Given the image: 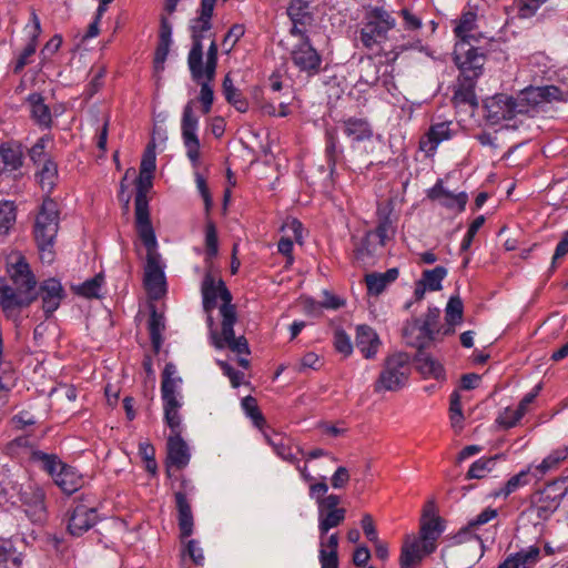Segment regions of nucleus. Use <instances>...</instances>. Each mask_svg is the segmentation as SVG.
<instances>
[{
  "instance_id": "f257e3e1",
  "label": "nucleus",
  "mask_w": 568,
  "mask_h": 568,
  "mask_svg": "<svg viewBox=\"0 0 568 568\" xmlns=\"http://www.w3.org/2000/svg\"><path fill=\"white\" fill-rule=\"evenodd\" d=\"M221 316L220 327L214 326L212 315L207 316V325L210 327L211 344L216 349H230L237 355H248L250 347L244 335L235 336L234 325L237 322V313L235 305H221L219 308Z\"/></svg>"
},
{
  "instance_id": "f03ea898",
  "label": "nucleus",
  "mask_w": 568,
  "mask_h": 568,
  "mask_svg": "<svg viewBox=\"0 0 568 568\" xmlns=\"http://www.w3.org/2000/svg\"><path fill=\"white\" fill-rule=\"evenodd\" d=\"M396 26L395 18L381 7L369 8L359 31V40L368 50H379L388 40V32Z\"/></svg>"
},
{
  "instance_id": "7ed1b4c3",
  "label": "nucleus",
  "mask_w": 568,
  "mask_h": 568,
  "mask_svg": "<svg viewBox=\"0 0 568 568\" xmlns=\"http://www.w3.org/2000/svg\"><path fill=\"white\" fill-rule=\"evenodd\" d=\"M410 374L409 356L395 353L385 359L382 372L374 383V392H396L403 388Z\"/></svg>"
},
{
  "instance_id": "20e7f679",
  "label": "nucleus",
  "mask_w": 568,
  "mask_h": 568,
  "mask_svg": "<svg viewBox=\"0 0 568 568\" xmlns=\"http://www.w3.org/2000/svg\"><path fill=\"white\" fill-rule=\"evenodd\" d=\"M209 37L211 38V43L206 52L205 64L200 65V72L196 77L191 74L193 81L201 87L199 101L202 104L203 114H207L212 109L214 92L211 82L215 79L217 67V43L213 33H210Z\"/></svg>"
},
{
  "instance_id": "39448f33",
  "label": "nucleus",
  "mask_w": 568,
  "mask_h": 568,
  "mask_svg": "<svg viewBox=\"0 0 568 568\" xmlns=\"http://www.w3.org/2000/svg\"><path fill=\"white\" fill-rule=\"evenodd\" d=\"M454 62L459 70V77L477 79L484 72L486 55L483 51L467 41H457L454 48Z\"/></svg>"
},
{
  "instance_id": "423d86ee",
  "label": "nucleus",
  "mask_w": 568,
  "mask_h": 568,
  "mask_svg": "<svg viewBox=\"0 0 568 568\" xmlns=\"http://www.w3.org/2000/svg\"><path fill=\"white\" fill-rule=\"evenodd\" d=\"M173 365L168 364L165 366L163 373V379L161 385L162 400L164 407V418L168 426L171 428L172 434L181 433V417L179 414V409L181 407V403L178 399V384L180 379L173 378L171 376L173 369Z\"/></svg>"
},
{
  "instance_id": "0eeeda50",
  "label": "nucleus",
  "mask_w": 568,
  "mask_h": 568,
  "mask_svg": "<svg viewBox=\"0 0 568 568\" xmlns=\"http://www.w3.org/2000/svg\"><path fill=\"white\" fill-rule=\"evenodd\" d=\"M59 230L58 204L51 197L43 199L34 223V239L37 243L54 241Z\"/></svg>"
},
{
  "instance_id": "6e6552de",
  "label": "nucleus",
  "mask_w": 568,
  "mask_h": 568,
  "mask_svg": "<svg viewBox=\"0 0 568 568\" xmlns=\"http://www.w3.org/2000/svg\"><path fill=\"white\" fill-rule=\"evenodd\" d=\"M194 101H189L182 114L181 131L186 155L193 165H196L200 159V141L196 134L199 119L194 114Z\"/></svg>"
},
{
  "instance_id": "1a4fd4ad",
  "label": "nucleus",
  "mask_w": 568,
  "mask_h": 568,
  "mask_svg": "<svg viewBox=\"0 0 568 568\" xmlns=\"http://www.w3.org/2000/svg\"><path fill=\"white\" fill-rule=\"evenodd\" d=\"M77 504L70 511L68 530L74 537H80L90 530L99 520L97 507L89 498L75 500Z\"/></svg>"
},
{
  "instance_id": "9d476101",
  "label": "nucleus",
  "mask_w": 568,
  "mask_h": 568,
  "mask_svg": "<svg viewBox=\"0 0 568 568\" xmlns=\"http://www.w3.org/2000/svg\"><path fill=\"white\" fill-rule=\"evenodd\" d=\"M146 265L144 270V286L152 300H159L166 291L165 275L156 248H146Z\"/></svg>"
},
{
  "instance_id": "9b49d317",
  "label": "nucleus",
  "mask_w": 568,
  "mask_h": 568,
  "mask_svg": "<svg viewBox=\"0 0 568 568\" xmlns=\"http://www.w3.org/2000/svg\"><path fill=\"white\" fill-rule=\"evenodd\" d=\"M194 491L192 483L182 478L179 489L175 491V504L178 510V524L181 539H185L193 534L194 519L187 495Z\"/></svg>"
},
{
  "instance_id": "f8f14e48",
  "label": "nucleus",
  "mask_w": 568,
  "mask_h": 568,
  "mask_svg": "<svg viewBox=\"0 0 568 568\" xmlns=\"http://www.w3.org/2000/svg\"><path fill=\"white\" fill-rule=\"evenodd\" d=\"M201 293L203 298V310L209 315H212V311L216 307L217 300L222 301L221 305H233L232 294L225 286L222 280H215V277L207 272L203 278Z\"/></svg>"
},
{
  "instance_id": "ddd939ff",
  "label": "nucleus",
  "mask_w": 568,
  "mask_h": 568,
  "mask_svg": "<svg viewBox=\"0 0 568 568\" xmlns=\"http://www.w3.org/2000/svg\"><path fill=\"white\" fill-rule=\"evenodd\" d=\"M498 510L491 507L485 508L480 514H478L475 518L470 519L465 527H463L458 534L457 538L462 540H471L476 547V552L474 556L475 561H478L485 550L484 541L478 535V530L481 526L488 524L493 519L497 518Z\"/></svg>"
},
{
  "instance_id": "4468645a",
  "label": "nucleus",
  "mask_w": 568,
  "mask_h": 568,
  "mask_svg": "<svg viewBox=\"0 0 568 568\" xmlns=\"http://www.w3.org/2000/svg\"><path fill=\"white\" fill-rule=\"evenodd\" d=\"M521 106V104H518L516 97L503 93L488 98L485 101L487 118L494 123H498L503 120H511L518 114H523Z\"/></svg>"
},
{
  "instance_id": "2eb2a0df",
  "label": "nucleus",
  "mask_w": 568,
  "mask_h": 568,
  "mask_svg": "<svg viewBox=\"0 0 568 568\" xmlns=\"http://www.w3.org/2000/svg\"><path fill=\"white\" fill-rule=\"evenodd\" d=\"M562 93L559 88L555 85H544V87H528L523 90L516 98L518 104L523 106V114H526L530 111V109L536 108L544 103H549L552 101H560L562 99Z\"/></svg>"
},
{
  "instance_id": "dca6fc26",
  "label": "nucleus",
  "mask_w": 568,
  "mask_h": 568,
  "mask_svg": "<svg viewBox=\"0 0 568 568\" xmlns=\"http://www.w3.org/2000/svg\"><path fill=\"white\" fill-rule=\"evenodd\" d=\"M135 226L145 248H156V237L150 220L149 204L143 192L135 196Z\"/></svg>"
},
{
  "instance_id": "f3484780",
  "label": "nucleus",
  "mask_w": 568,
  "mask_h": 568,
  "mask_svg": "<svg viewBox=\"0 0 568 568\" xmlns=\"http://www.w3.org/2000/svg\"><path fill=\"white\" fill-rule=\"evenodd\" d=\"M18 503L24 506V511L32 521H41L44 518V493L39 486L31 483L22 484Z\"/></svg>"
},
{
  "instance_id": "a211bd4d",
  "label": "nucleus",
  "mask_w": 568,
  "mask_h": 568,
  "mask_svg": "<svg viewBox=\"0 0 568 568\" xmlns=\"http://www.w3.org/2000/svg\"><path fill=\"white\" fill-rule=\"evenodd\" d=\"M291 59L294 65L307 75H314L321 70L322 58L310 43V39H305L293 48Z\"/></svg>"
},
{
  "instance_id": "6ab92c4d",
  "label": "nucleus",
  "mask_w": 568,
  "mask_h": 568,
  "mask_svg": "<svg viewBox=\"0 0 568 568\" xmlns=\"http://www.w3.org/2000/svg\"><path fill=\"white\" fill-rule=\"evenodd\" d=\"M440 311L437 307H428L424 321L415 318L405 324L403 328V337L407 345H420V342H412V331H418L420 336L434 339L436 325Z\"/></svg>"
},
{
  "instance_id": "aec40b11",
  "label": "nucleus",
  "mask_w": 568,
  "mask_h": 568,
  "mask_svg": "<svg viewBox=\"0 0 568 568\" xmlns=\"http://www.w3.org/2000/svg\"><path fill=\"white\" fill-rule=\"evenodd\" d=\"M435 550H427L425 542L416 535H407L404 539L399 556L400 568H418L423 559Z\"/></svg>"
},
{
  "instance_id": "412c9836",
  "label": "nucleus",
  "mask_w": 568,
  "mask_h": 568,
  "mask_svg": "<svg viewBox=\"0 0 568 568\" xmlns=\"http://www.w3.org/2000/svg\"><path fill=\"white\" fill-rule=\"evenodd\" d=\"M427 197L437 202L443 207L460 213L465 210L468 202L466 192L453 193L446 190L439 180L427 191Z\"/></svg>"
},
{
  "instance_id": "4be33fe9",
  "label": "nucleus",
  "mask_w": 568,
  "mask_h": 568,
  "mask_svg": "<svg viewBox=\"0 0 568 568\" xmlns=\"http://www.w3.org/2000/svg\"><path fill=\"white\" fill-rule=\"evenodd\" d=\"M30 23L31 24L26 26V30H28L29 41L14 62V73H20L23 70V68L30 63V57H32L36 53L38 47V39L41 34V23L36 10L33 9L31 10L30 13Z\"/></svg>"
},
{
  "instance_id": "5701e85b",
  "label": "nucleus",
  "mask_w": 568,
  "mask_h": 568,
  "mask_svg": "<svg viewBox=\"0 0 568 568\" xmlns=\"http://www.w3.org/2000/svg\"><path fill=\"white\" fill-rule=\"evenodd\" d=\"M38 296L42 302V310L45 317H49L58 310L64 298V290L55 278L44 280L39 287Z\"/></svg>"
},
{
  "instance_id": "b1692460",
  "label": "nucleus",
  "mask_w": 568,
  "mask_h": 568,
  "mask_svg": "<svg viewBox=\"0 0 568 568\" xmlns=\"http://www.w3.org/2000/svg\"><path fill=\"white\" fill-rule=\"evenodd\" d=\"M450 125L452 122L432 124L425 135L422 136L419 149L426 154H434L442 142L448 141L454 136L455 132Z\"/></svg>"
},
{
  "instance_id": "393cba45",
  "label": "nucleus",
  "mask_w": 568,
  "mask_h": 568,
  "mask_svg": "<svg viewBox=\"0 0 568 568\" xmlns=\"http://www.w3.org/2000/svg\"><path fill=\"white\" fill-rule=\"evenodd\" d=\"M8 273L18 291L28 293L34 288V276L23 256H17L16 262L8 266Z\"/></svg>"
},
{
  "instance_id": "a878e982",
  "label": "nucleus",
  "mask_w": 568,
  "mask_h": 568,
  "mask_svg": "<svg viewBox=\"0 0 568 568\" xmlns=\"http://www.w3.org/2000/svg\"><path fill=\"white\" fill-rule=\"evenodd\" d=\"M541 558V549L536 545H531L515 554H510L503 561V568H535Z\"/></svg>"
},
{
  "instance_id": "bb28decb",
  "label": "nucleus",
  "mask_w": 568,
  "mask_h": 568,
  "mask_svg": "<svg viewBox=\"0 0 568 568\" xmlns=\"http://www.w3.org/2000/svg\"><path fill=\"white\" fill-rule=\"evenodd\" d=\"M554 486L538 493L536 500L532 504L531 511L538 519H547L557 510L561 501V495L552 494Z\"/></svg>"
},
{
  "instance_id": "cd10ccee",
  "label": "nucleus",
  "mask_w": 568,
  "mask_h": 568,
  "mask_svg": "<svg viewBox=\"0 0 568 568\" xmlns=\"http://www.w3.org/2000/svg\"><path fill=\"white\" fill-rule=\"evenodd\" d=\"M355 342L359 352L367 359L375 357L381 345L379 337L375 329L365 324L356 327Z\"/></svg>"
},
{
  "instance_id": "c85d7f7f",
  "label": "nucleus",
  "mask_w": 568,
  "mask_h": 568,
  "mask_svg": "<svg viewBox=\"0 0 568 568\" xmlns=\"http://www.w3.org/2000/svg\"><path fill=\"white\" fill-rule=\"evenodd\" d=\"M168 463L178 469L184 468L190 462V452L181 433L171 434L168 438Z\"/></svg>"
},
{
  "instance_id": "c756f323",
  "label": "nucleus",
  "mask_w": 568,
  "mask_h": 568,
  "mask_svg": "<svg viewBox=\"0 0 568 568\" xmlns=\"http://www.w3.org/2000/svg\"><path fill=\"white\" fill-rule=\"evenodd\" d=\"M23 153L19 144L11 142L0 144V173L9 174L22 166Z\"/></svg>"
},
{
  "instance_id": "7c9ffc66",
  "label": "nucleus",
  "mask_w": 568,
  "mask_h": 568,
  "mask_svg": "<svg viewBox=\"0 0 568 568\" xmlns=\"http://www.w3.org/2000/svg\"><path fill=\"white\" fill-rule=\"evenodd\" d=\"M442 532L443 526L440 518L436 516L428 517L424 514L420 523L419 535L417 537L425 542V548L427 550H436L437 539Z\"/></svg>"
},
{
  "instance_id": "2f4dec72",
  "label": "nucleus",
  "mask_w": 568,
  "mask_h": 568,
  "mask_svg": "<svg viewBox=\"0 0 568 568\" xmlns=\"http://www.w3.org/2000/svg\"><path fill=\"white\" fill-rule=\"evenodd\" d=\"M477 79L459 77L457 79L456 89L454 91L453 101L456 105H469L476 108L478 105L475 93Z\"/></svg>"
},
{
  "instance_id": "473e14b6",
  "label": "nucleus",
  "mask_w": 568,
  "mask_h": 568,
  "mask_svg": "<svg viewBox=\"0 0 568 568\" xmlns=\"http://www.w3.org/2000/svg\"><path fill=\"white\" fill-rule=\"evenodd\" d=\"M36 168V179L41 190L49 195L58 182V164L54 159H50L45 162L37 164Z\"/></svg>"
},
{
  "instance_id": "72a5a7b5",
  "label": "nucleus",
  "mask_w": 568,
  "mask_h": 568,
  "mask_svg": "<svg viewBox=\"0 0 568 568\" xmlns=\"http://www.w3.org/2000/svg\"><path fill=\"white\" fill-rule=\"evenodd\" d=\"M27 101L30 105L31 119L41 128H51L52 115L50 108L44 103V98L40 93H32Z\"/></svg>"
},
{
  "instance_id": "f704fd0d",
  "label": "nucleus",
  "mask_w": 568,
  "mask_h": 568,
  "mask_svg": "<svg viewBox=\"0 0 568 568\" xmlns=\"http://www.w3.org/2000/svg\"><path fill=\"white\" fill-rule=\"evenodd\" d=\"M532 465H529L527 468L520 470L518 474L511 476L504 487L498 490L491 493V496L495 498L504 497L507 498L510 494L517 491L519 488L529 485L531 478H535L537 473H532Z\"/></svg>"
},
{
  "instance_id": "c9c22d12",
  "label": "nucleus",
  "mask_w": 568,
  "mask_h": 568,
  "mask_svg": "<svg viewBox=\"0 0 568 568\" xmlns=\"http://www.w3.org/2000/svg\"><path fill=\"white\" fill-rule=\"evenodd\" d=\"M54 483L65 493L73 494L83 485L82 475L73 467L64 465L55 475Z\"/></svg>"
},
{
  "instance_id": "e433bc0d",
  "label": "nucleus",
  "mask_w": 568,
  "mask_h": 568,
  "mask_svg": "<svg viewBox=\"0 0 568 568\" xmlns=\"http://www.w3.org/2000/svg\"><path fill=\"white\" fill-rule=\"evenodd\" d=\"M567 458L568 445L554 449L541 460L540 464L532 466L535 468V471L537 473V475H535V478L539 479L548 471L557 469Z\"/></svg>"
},
{
  "instance_id": "4c0bfd02",
  "label": "nucleus",
  "mask_w": 568,
  "mask_h": 568,
  "mask_svg": "<svg viewBox=\"0 0 568 568\" xmlns=\"http://www.w3.org/2000/svg\"><path fill=\"white\" fill-rule=\"evenodd\" d=\"M265 437L267 443L273 447L275 454L285 462L293 465L297 464L298 454H304L300 448H296V452L294 453L293 448L290 446V440L280 434H274L273 436L266 435Z\"/></svg>"
},
{
  "instance_id": "58836bf2",
  "label": "nucleus",
  "mask_w": 568,
  "mask_h": 568,
  "mask_svg": "<svg viewBox=\"0 0 568 568\" xmlns=\"http://www.w3.org/2000/svg\"><path fill=\"white\" fill-rule=\"evenodd\" d=\"M207 32H191L192 48L187 55V65L191 74L196 77L200 72V65H203V40Z\"/></svg>"
},
{
  "instance_id": "ea45409f",
  "label": "nucleus",
  "mask_w": 568,
  "mask_h": 568,
  "mask_svg": "<svg viewBox=\"0 0 568 568\" xmlns=\"http://www.w3.org/2000/svg\"><path fill=\"white\" fill-rule=\"evenodd\" d=\"M216 2H201L197 17L191 21V32H207L212 30V18Z\"/></svg>"
},
{
  "instance_id": "a19ab883",
  "label": "nucleus",
  "mask_w": 568,
  "mask_h": 568,
  "mask_svg": "<svg viewBox=\"0 0 568 568\" xmlns=\"http://www.w3.org/2000/svg\"><path fill=\"white\" fill-rule=\"evenodd\" d=\"M344 132L357 142L369 140L373 135L369 123L364 119L357 118H349L344 121Z\"/></svg>"
},
{
  "instance_id": "79ce46f5",
  "label": "nucleus",
  "mask_w": 568,
  "mask_h": 568,
  "mask_svg": "<svg viewBox=\"0 0 568 568\" xmlns=\"http://www.w3.org/2000/svg\"><path fill=\"white\" fill-rule=\"evenodd\" d=\"M476 13L468 11L465 12L458 20L454 32L457 41H467L468 43L477 42L476 37L471 33L476 28Z\"/></svg>"
},
{
  "instance_id": "37998d69",
  "label": "nucleus",
  "mask_w": 568,
  "mask_h": 568,
  "mask_svg": "<svg viewBox=\"0 0 568 568\" xmlns=\"http://www.w3.org/2000/svg\"><path fill=\"white\" fill-rule=\"evenodd\" d=\"M346 517V510H318V531L323 540L327 532L338 527Z\"/></svg>"
},
{
  "instance_id": "c03bdc74",
  "label": "nucleus",
  "mask_w": 568,
  "mask_h": 568,
  "mask_svg": "<svg viewBox=\"0 0 568 568\" xmlns=\"http://www.w3.org/2000/svg\"><path fill=\"white\" fill-rule=\"evenodd\" d=\"M416 366L420 374H423L425 377H433L436 379L444 377L443 366L422 349H419L416 356Z\"/></svg>"
},
{
  "instance_id": "a18cd8bd",
  "label": "nucleus",
  "mask_w": 568,
  "mask_h": 568,
  "mask_svg": "<svg viewBox=\"0 0 568 568\" xmlns=\"http://www.w3.org/2000/svg\"><path fill=\"white\" fill-rule=\"evenodd\" d=\"M21 554L9 539L0 538V568H21Z\"/></svg>"
},
{
  "instance_id": "49530a36",
  "label": "nucleus",
  "mask_w": 568,
  "mask_h": 568,
  "mask_svg": "<svg viewBox=\"0 0 568 568\" xmlns=\"http://www.w3.org/2000/svg\"><path fill=\"white\" fill-rule=\"evenodd\" d=\"M223 93L226 99V101L232 104L237 111L240 112H246L248 109L247 101L242 97V93L240 90H237L231 77L227 74L225 75L223 80Z\"/></svg>"
},
{
  "instance_id": "de8ad7c7",
  "label": "nucleus",
  "mask_w": 568,
  "mask_h": 568,
  "mask_svg": "<svg viewBox=\"0 0 568 568\" xmlns=\"http://www.w3.org/2000/svg\"><path fill=\"white\" fill-rule=\"evenodd\" d=\"M325 156L329 168V172L335 171L336 164L343 154L342 148L338 146V138L335 130H326Z\"/></svg>"
},
{
  "instance_id": "09e8293b",
  "label": "nucleus",
  "mask_w": 568,
  "mask_h": 568,
  "mask_svg": "<svg viewBox=\"0 0 568 568\" xmlns=\"http://www.w3.org/2000/svg\"><path fill=\"white\" fill-rule=\"evenodd\" d=\"M164 328L165 324L163 315L159 314L155 310H153L149 320V332L152 347L155 353H158L162 346V333Z\"/></svg>"
},
{
  "instance_id": "8fccbe9b",
  "label": "nucleus",
  "mask_w": 568,
  "mask_h": 568,
  "mask_svg": "<svg viewBox=\"0 0 568 568\" xmlns=\"http://www.w3.org/2000/svg\"><path fill=\"white\" fill-rule=\"evenodd\" d=\"M31 458L53 479L55 478V475L59 474V470H61V467H64V464L55 455H49L40 450L33 452Z\"/></svg>"
},
{
  "instance_id": "3c124183",
  "label": "nucleus",
  "mask_w": 568,
  "mask_h": 568,
  "mask_svg": "<svg viewBox=\"0 0 568 568\" xmlns=\"http://www.w3.org/2000/svg\"><path fill=\"white\" fill-rule=\"evenodd\" d=\"M17 220V209L13 202H0V236H6Z\"/></svg>"
},
{
  "instance_id": "603ef678",
  "label": "nucleus",
  "mask_w": 568,
  "mask_h": 568,
  "mask_svg": "<svg viewBox=\"0 0 568 568\" xmlns=\"http://www.w3.org/2000/svg\"><path fill=\"white\" fill-rule=\"evenodd\" d=\"M447 268L439 265L432 270H425L420 281L429 291H439L442 290V282L447 276Z\"/></svg>"
},
{
  "instance_id": "864d4df0",
  "label": "nucleus",
  "mask_w": 568,
  "mask_h": 568,
  "mask_svg": "<svg viewBox=\"0 0 568 568\" xmlns=\"http://www.w3.org/2000/svg\"><path fill=\"white\" fill-rule=\"evenodd\" d=\"M21 485L22 484L10 478L2 479L0 481V504L8 503L17 505Z\"/></svg>"
},
{
  "instance_id": "5fc2aeb1",
  "label": "nucleus",
  "mask_w": 568,
  "mask_h": 568,
  "mask_svg": "<svg viewBox=\"0 0 568 568\" xmlns=\"http://www.w3.org/2000/svg\"><path fill=\"white\" fill-rule=\"evenodd\" d=\"M292 22H300L301 26L311 23L312 16L308 12V4L303 0H293L287 9Z\"/></svg>"
},
{
  "instance_id": "6e6d98bb",
  "label": "nucleus",
  "mask_w": 568,
  "mask_h": 568,
  "mask_svg": "<svg viewBox=\"0 0 568 568\" xmlns=\"http://www.w3.org/2000/svg\"><path fill=\"white\" fill-rule=\"evenodd\" d=\"M497 457L479 458L471 464L466 477L468 479H481L486 477L495 467Z\"/></svg>"
},
{
  "instance_id": "4d7b16f0",
  "label": "nucleus",
  "mask_w": 568,
  "mask_h": 568,
  "mask_svg": "<svg viewBox=\"0 0 568 568\" xmlns=\"http://www.w3.org/2000/svg\"><path fill=\"white\" fill-rule=\"evenodd\" d=\"M155 171V146L149 144L143 153L140 172L142 180H148V184L151 185L153 173Z\"/></svg>"
},
{
  "instance_id": "13d9d810",
  "label": "nucleus",
  "mask_w": 568,
  "mask_h": 568,
  "mask_svg": "<svg viewBox=\"0 0 568 568\" xmlns=\"http://www.w3.org/2000/svg\"><path fill=\"white\" fill-rule=\"evenodd\" d=\"M463 302L458 296H452L446 306V321L447 324L454 326L459 324L463 320Z\"/></svg>"
},
{
  "instance_id": "bf43d9fd",
  "label": "nucleus",
  "mask_w": 568,
  "mask_h": 568,
  "mask_svg": "<svg viewBox=\"0 0 568 568\" xmlns=\"http://www.w3.org/2000/svg\"><path fill=\"white\" fill-rule=\"evenodd\" d=\"M242 408L245 414L253 420L254 425L261 428L264 423V416L258 409L257 402L252 396H246L242 399Z\"/></svg>"
},
{
  "instance_id": "052dcab7",
  "label": "nucleus",
  "mask_w": 568,
  "mask_h": 568,
  "mask_svg": "<svg viewBox=\"0 0 568 568\" xmlns=\"http://www.w3.org/2000/svg\"><path fill=\"white\" fill-rule=\"evenodd\" d=\"M50 141L48 135L41 136L29 151V156L34 166L47 160L53 159L51 154L45 151L47 143Z\"/></svg>"
},
{
  "instance_id": "680f3d73",
  "label": "nucleus",
  "mask_w": 568,
  "mask_h": 568,
  "mask_svg": "<svg viewBox=\"0 0 568 568\" xmlns=\"http://www.w3.org/2000/svg\"><path fill=\"white\" fill-rule=\"evenodd\" d=\"M170 44L171 40L168 34L160 37L153 61L155 72H161L164 69V62L170 51Z\"/></svg>"
},
{
  "instance_id": "e2e57ef3",
  "label": "nucleus",
  "mask_w": 568,
  "mask_h": 568,
  "mask_svg": "<svg viewBox=\"0 0 568 568\" xmlns=\"http://www.w3.org/2000/svg\"><path fill=\"white\" fill-rule=\"evenodd\" d=\"M449 414L452 426L454 428L462 429L464 415L462 412L460 396L457 392H454L450 395Z\"/></svg>"
},
{
  "instance_id": "0e129e2a",
  "label": "nucleus",
  "mask_w": 568,
  "mask_h": 568,
  "mask_svg": "<svg viewBox=\"0 0 568 568\" xmlns=\"http://www.w3.org/2000/svg\"><path fill=\"white\" fill-rule=\"evenodd\" d=\"M103 283V277L101 275H97L91 280L85 281L78 287V294L92 298L99 297V292L101 290Z\"/></svg>"
},
{
  "instance_id": "69168bd1",
  "label": "nucleus",
  "mask_w": 568,
  "mask_h": 568,
  "mask_svg": "<svg viewBox=\"0 0 568 568\" xmlns=\"http://www.w3.org/2000/svg\"><path fill=\"white\" fill-rule=\"evenodd\" d=\"M0 303L4 311L21 306L24 304V301L19 297L16 291L12 287L4 286L0 291Z\"/></svg>"
},
{
  "instance_id": "338daca9",
  "label": "nucleus",
  "mask_w": 568,
  "mask_h": 568,
  "mask_svg": "<svg viewBox=\"0 0 568 568\" xmlns=\"http://www.w3.org/2000/svg\"><path fill=\"white\" fill-rule=\"evenodd\" d=\"M205 246L207 258L216 256L219 251L217 233L213 222H209L205 227Z\"/></svg>"
},
{
  "instance_id": "774afa93",
  "label": "nucleus",
  "mask_w": 568,
  "mask_h": 568,
  "mask_svg": "<svg viewBox=\"0 0 568 568\" xmlns=\"http://www.w3.org/2000/svg\"><path fill=\"white\" fill-rule=\"evenodd\" d=\"M334 346L336 351L344 356H349L353 352V345L345 331L338 328L334 333Z\"/></svg>"
}]
</instances>
